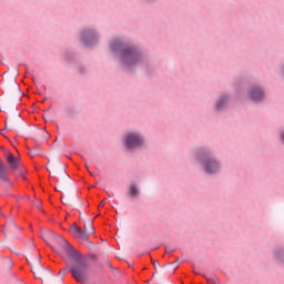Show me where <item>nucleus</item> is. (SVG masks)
<instances>
[{
	"instance_id": "8",
	"label": "nucleus",
	"mask_w": 284,
	"mask_h": 284,
	"mask_svg": "<svg viewBox=\"0 0 284 284\" xmlns=\"http://www.w3.org/2000/svg\"><path fill=\"white\" fill-rule=\"evenodd\" d=\"M265 97V94L263 93V90L255 88L251 91V99H253V101H262V99Z\"/></svg>"
},
{
	"instance_id": "9",
	"label": "nucleus",
	"mask_w": 284,
	"mask_h": 284,
	"mask_svg": "<svg viewBox=\"0 0 284 284\" xmlns=\"http://www.w3.org/2000/svg\"><path fill=\"white\" fill-rule=\"evenodd\" d=\"M74 201H79V196L74 192L71 193L68 197H61V203H63V205H72Z\"/></svg>"
},
{
	"instance_id": "12",
	"label": "nucleus",
	"mask_w": 284,
	"mask_h": 284,
	"mask_svg": "<svg viewBox=\"0 0 284 284\" xmlns=\"http://www.w3.org/2000/svg\"><path fill=\"white\" fill-rule=\"evenodd\" d=\"M94 39V33L92 31H85L82 36V42L85 44V45H90V41Z\"/></svg>"
},
{
	"instance_id": "7",
	"label": "nucleus",
	"mask_w": 284,
	"mask_h": 284,
	"mask_svg": "<svg viewBox=\"0 0 284 284\" xmlns=\"http://www.w3.org/2000/svg\"><path fill=\"white\" fill-rule=\"evenodd\" d=\"M7 163L11 170H18L19 168V158H14L12 153L7 154Z\"/></svg>"
},
{
	"instance_id": "5",
	"label": "nucleus",
	"mask_w": 284,
	"mask_h": 284,
	"mask_svg": "<svg viewBox=\"0 0 284 284\" xmlns=\"http://www.w3.org/2000/svg\"><path fill=\"white\" fill-rule=\"evenodd\" d=\"M204 165V170L205 172H207L209 174H214V172H219V170L221 169V164H219V161L209 158L203 162Z\"/></svg>"
},
{
	"instance_id": "20",
	"label": "nucleus",
	"mask_w": 284,
	"mask_h": 284,
	"mask_svg": "<svg viewBox=\"0 0 284 284\" xmlns=\"http://www.w3.org/2000/svg\"><path fill=\"white\" fill-rule=\"evenodd\" d=\"M52 250H53L54 252H58V254H61V256H62V258H63V255H62V253H61V250H59V248H57V247H54V246H52Z\"/></svg>"
},
{
	"instance_id": "16",
	"label": "nucleus",
	"mask_w": 284,
	"mask_h": 284,
	"mask_svg": "<svg viewBox=\"0 0 284 284\" xmlns=\"http://www.w3.org/2000/svg\"><path fill=\"white\" fill-rule=\"evenodd\" d=\"M130 194L131 196H139V189H136V185L130 186Z\"/></svg>"
},
{
	"instance_id": "2",
	"label": "nucleus",
	"mask_w": 284,
	"mask_h": 284,
	"mask_svg": "<svg viewBox=\"0 0 284 284\" xmlns=\"http://www.w3.org/2000/svg\"><path fill=\"white\" fill-rule=\"evenodd\" d=\"M47 170L50 178L54 179L60 187H65L68 183H70V175L65 172V164L61 163L59 160L49 162Z\"/></svg>"
},
{
	"instance_id": "26",
	"label": "nucleus",
	"mask_w": 284,
	"mask_h": 284,
	"mask_svg": "<svg viewBox=\"0 0 284 284\" xmlns=\"http://www.w3.org/2000/svg\"><path fill=\"white\" fill-rule=\"evenodd\" d=\"M0 134H2V136H4V134H3V130H0Z\"/></svg>"
},
{
	"instance_id": "10",
	"label": "nucleus",
	"mask_w": 284,
	"mask_h": 284,
	"mask_svg": "<svg viewBox=\"0 0 284 284\" xmlns=\"http://www.w3.org/2000/svg\"><path fill=\"white\" fill-rule=\"evenodd\" d=\"M0 180L4 181V183H8V171L6 170V163L0 160Z\"/></svg>"
},
{
	"instance_id": "32",
	"label": "nucleus",
	"mask_w": 284,
	"mask_h": 284,
	"mask_svg": "<svg viewBox=\"0 0 284 284\" xmlns=\"http://www.w3.org/2000/svg\"><path fill=\"white\" fill-rule=\"evenodd\" d=\"M2 150H6V148L2 146Z\"/></svg>"
},
{
	"instance_id": "18",
	"label": "nucleus",
	"mask_w": 284,
	"mask_h": 284,
	"mask_svg": "<svg viewBox=\"0 0 284 284\" xmlns=\"http://www.w3.org/2000/svg\"><path fill=\"white\" fill-rule=\"evenodd\" d=\"M111 49L113 52H116V50H121V42H115L111 45Z\"/></svg>"
},
{
	"instance_id": "22",
	"label": "nucleus",
	"mask_w": 284,
	"mask_h": 284,
	"mask_svg": "<svg viewBox=\"0 0 284 284\" xmlns=\"http://www.w3.org/2000/svg\"><path fill=\"white\" fill-rule=\"evenodd\" d=\"M106 202H108V200H103V201L100 203V206H99V207H103V205H105Z\"/></svg>"
},
{
	"instance_id": "14",
	"label": "nucleus",
	"mask_w": 284,
	"mask_h": 284,
	"mask_svg": "<svg viewBox=\"0 0 284 284\" xmlns=\"http://www.w3.org/2000/svg\"><path fill=\"white\" fill-rule=\"evenodd\" d=\"M31 271L33 272L34 276H37V274H41L43 272V267L41 264H39V261H36L34 265L31 267Z\"/></svg>"
},
{
	"instance_id": "23",
	"label": "nucleus",
	"mask_w": 284,
	"mask_h": 284,
	"mask_svg": "<svg viewBox=\"0 0 284 284\" xmlns=\"http://www.w3.org/2000/svg\"><path fill=\"white\" fill-rule=\"evenodd\" d=\"M65 272H68V268H63L59 272V274H65Z\"/></svg>"
},
{
	"instance_id": "25",
	"label": "nucleus",
	"mask_w": 284,
	"mask_h": 284,
	"mask_svg": "<svg viewBox=\"0 0 284 284\" xmlns=\"http://www.w3.org/2000/svg\"><path fill=\"white\" fill-rule=\"evenodd\" d=\"M281 139L284 141V132H281Z\"/></svg>"
},
{
	"instance_id": "11",
	"label": "nucleus",
	"mask_w": 284,
	"mask_h": 284,
	"mask_svg": "<svg viewBox=\"0 0 284 284\" xmlns=\"http://www.w3.org/2000/svg\"><path fill=\"white\" fill-rule=\"evenodd\" d=\"M17 123H19V118H11L9 120H6V130H14V128H17Z\"/></svg>"
},
{
	"instance_id": "3",
	"label": "nucleus",
	"mask_w": 284,
	"mask_h": 284,
	"mask_svg": "<svg viewBox=\"0 0 284 284\" xmlns=\"http://www.w3.org/2000/svg\"><path fill=\"white\" fill-rule=\"evenodd\" d=\"M141 61V53L134 49H124L122 52V62L126 68H131V65H136Z\"/></svg>"
},
{
	"instance_id": "27",
	"label": "nucleus",
	"mask_w": 284,
	"mask_h": 284,
	"mask_svg": "<svg viewBox=\"0 0 284 284\" xmlns=\"http://www.w3.org/2000/svg\"><path fill=\"white\" fill-rule=\"evenodd\" d=\"M80 219H83V213H80Z\"/></svg>"
},
{
	"instance_id": "1",
	"label": "nucleus",
	"mask_w": 284,
	"mask_h": 284,
	"mask_svg": "<svg viewBox=\"0 0 284 284\" xmlns=\"http://www.w3.org/2000/svg\"><path fill=\"white\" fill-rule=\"evenodd\" d=\"M55 243L59 245V247L69 256L70 258H73V264L71 265V274L78 283H83L88 278V263L83 257H81V254L79 252L74 251L72 245L63 239V236L59 235L54 237Z\"/></svg>"
},
{
	"instance_id": "29",
	"label": "nucleus",
	"mask_w": 284,
	"mask_h": 284,
	"mask_svg": "<svg viewBox=\"0 0 284 284\" xmlns=\"http://www.w3.org/2000/svg\"><path fill=\"white\" fill-rule=\"evenodd\" d=\"M57 192H61V190H59L58 187H55Z\"/></svg>"
},
{
	"instance_id": "4",
	"label": "nucleus",
	"mask_w": 284,
	"mask_h": 284,
	"mask_svg": "<svg viewBox=\"0 0 284 284\" xmlns=\"http://www.w3.org/2000/svg\"><path fill=\"white\" fill-rule=\"evenodd\" d=\"M125 145L129 150H134V148H141L143 145V135L138 132H130L125 138Z\"/></svg>"
},
{
	"instance_id": "6",
	"label": "nucleus",
	"mask_w": 284,
	"mask_h": 284,
	"mask_svg": "<svg viewBox=\"0 0 284 284\" xmlns=\"http://www.w3.org/2000/svg\"><path fill=\"white\" fill-rule=\"evenodd\" d=\"M70 232L71 234L75 237V239H81V241H88L89 235L88 232L84 230H82L81 227H79L77 225V223H73L70 227Z\"/></svg>"
},
{
	"instance_id": "24",
	"label": "nucleus",
	"mask_w": 284,
	"mask_h": 284,
	"mask_svg": "<svg viewBox=\"0 0 284 284\" xmlns=\"http://www.w3.org/2000/svg\"><path fill=\"white\" fill-rule=\"evenodd\" d=\"M36 205H37V207H39L41 205V201L37 200Z\"/></svg>"
},
{
	"instance_id": "19",
	"label": "nucleus",
	"mask_w": 284,
	"mask_h": 284,
	"mask_svg": "<svg viewBox=\"0 0 284 284\" xmlns=\"http://www.w3.org/2000/svg\"><path fill=\"white\" fill-rule=\"evenodd\" d=\"M152 265H154L155 270L159 267V261L151 260Z\"/></svg>"
},
{
	"instance_id": "13",
	"label": "nucleus",
	"mask_w": 284,
	"mask_h": 284,
	"mask_svg": "<svg viewBox=\"0 0 284 284\" xmlns=\"http://www.w3.org/2000/svg\"><path fill=\"white\" fill-rule=\"evenodd\" d=\"M84 230L87 231L88 236L94 234V224L92 220H89L88 223H84Z\"/></svg>"
},
{
	"instance_id": "17",
	"label": "nucleus",
	"mask_w": 284,
	"mask_h": 284,
	"mask_svg": "<svg viewBox=\"0 0 284 284\" xmlns=\"http://www.w3.org/2000/svg\"><path fill=\"white\" fill-rule=\"evenodd\" d=\"M204 278L207 281V283H216V281H219L216 275H205Z\"/></svg>"
},
{
	"instance_id": "21",
	"label": "nucleus",
	"mask_w": 284,
	"mask_h": 284,
	"mask_svg": "<svg viewBox=\"0 0 284 284\" xmlns=\"http://www.w3.org/2000/svg\"><path fill=\"white\" fill-rule=\"evenodd\" d=\"M106 194L110 196V199H114V193L112 191H108Z\"/></svg>"
},
{
	"instance_id": "31",
	"label": "nucleus",
	"mask_w": 284,
	"mask_h": 284,
	"mask_svg": "<svg viewBox=\"0 0 284 284\" xmlns=\"http://www.w3.org/2000/svg\"><path fill=\"white\" fill-rule=\"evenodd\" d=\"M166 252H170V248H166Z\"/></svg>"
},
{
	"instance_id": "15",
	"label": "nucleus",
	"mask_w": 284,
	"mask_h": 284,
	"mask_svg": "<svg viewBox=\"0 0 284 284\" xmlns=\"http://www.w3.org/2000/svg\"><path fill=\"white\" fill-rule=\"evenodd\" d=\"M225 103H227V98H222L216 103V110H223L225 108Z\"/></svg>"
},
{
	"instance_id": "30",
	"label": "nucleus",
	"mask_w": 284,
	"mask_h": 284,
	"mask_svg": "<svg viewBox=\"0 0 284 284\" xmlns=\"http://www.w3.org/2000/svg\"><path fill=\"white\" fill-rule=\"evenodd\" d=\"M83 216H88V213H84Z\"/></svg>"
},
{
	"instance_id": "28",
	"label": "nucleus",
	"mask_w": 284,
	"mask_h": 284,
	"mask_svg": "<svg viewBox=\"0 0 284 284\" xmlns=\"http://www.w3.org/2000/svg\"><path fill=\"white\" fill-rule=\"evenodd\" d=\"M80 219H83V213H80Z\"/></svg>"
}]
</instances>
